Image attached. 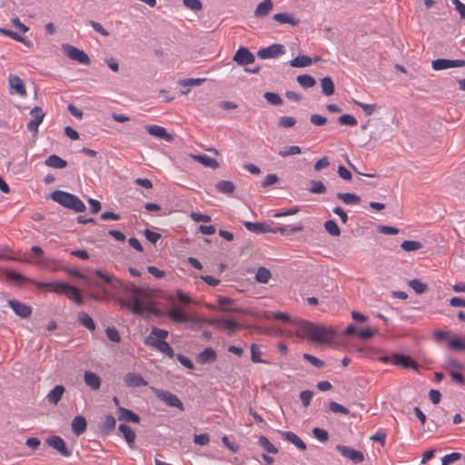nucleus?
Wrapping results in <instances>:
<instances>
[{
    "mask_svg": "<svg viewBox=\"0 0 465 465\" xmlns=\"http://www.w3.org/2000/svg\"><path fill=\"white\" fill-rule=\"evenodd\" d=\"M324 228L331 236H339L341 234V229L334 220L326 221L324 223Z\"/></svg>",
    "mask_w": 465,
    "mask_h": 465,
    "instance_id": "obj_45",
    "label": "nucleus"
},
{
    "mask_svg": "<svg viewBox=\"0 0 465 465\" xmlns=\"http://www.w3.org/2000/svg\"><path fill=\"white\" fill-rule=\"evenodd\" d=\"M3 274L5 279L15 286H23L28 281L25 276L13 269H5Z\"/></svg>",
    "mask_w": 465,
    "mask_h": 465,
    "instance_id": "obj_16",
    "label": "nucleus"
},
{
    "mask_svg": "<svg viewBox=\"0 0 465 465\" xmlns=\"http://www.w3.org/2000/svg\"><path fill=\"white\" fill-rule=\"evenodd\" d=\"M150 336H152L155 340L164 341V339H166L168 336V331L163 329L153 327Z\"/></svg>",
    "mask_w": 465,
    "mask_h": 465,
    "instance_id": "obj_60",
    "label": "nucleus"
},
{
    "mask_svg": "<svg viewBox=\"0 0 465 465\" xmlns=\"http://www.w3.org/2000/svg\"><path fill=\"white\" fill-rule=\"evenodd\" d=\"M448 345L450 350H455V351H464L465 350V341H463L462 339H460L459 337L451 339L449 341Z\"/></svg>",
    "mask_w": 465,
    "mask_h": 465,
    "instance_id": "obj_54",
    "label": "nucleus"
},
{
    "mask_svg": "<svg viewBox=\"0 0 465 465\" xmlns=\"http://www.w3.org/2000/svg\"><path fill=\"white\" fill-rule=\"evenodd\" d=\"M409 286L411 287L417 294H422L427 291V284L418 279L409 281Z\"/></svg>",
    "mask_w": 465,
    "mask_h": 465,
    "instance_id": "obj_48",
    "label": "nucleus"
},
{
    "mask_svg": "<svg viewBox=\"0 0 465 465\" xmlns=\"http://www.w3.org/2000/svg\"><path fill=\"white\" fill-rule=\"evenodd\" d=\"M64 391L65 389L63 385H56L46 396L48 402L56 405L62 399Z\"/></svg>",
    "mask_w": 465,
    "mask_h": 465,
    "instance_id": "obj_28",
    "label": "nucleus"
},
{
    "mask_svg": "<svg viewBox=\"0 0 465 465\" xmlns=\"http://www.w3.org/2000/svg\"><path fill=\"white\" fill-rule=\"evenodd\" d=\"M155 396L164 402L169 407L178 408L180 411H184V407L180 399L171 391L156 389L154 391Z\"/></svg>",
    "mask_w": 465,
    "mask_h": 465,
    "instance_id": "obj_5",
    "label": "nucleus"
},
{
    "mask_svg": "<svg viewBox=\"0 0 465 465\" xmlns=\"http://www.w3.org/2000/svg\"><path fill=\"white\" fill-rule=\"evenodd\" d=\"M401 247L406 252L417 251L422 247V243L418 241H404Z\"/></svg>",
    "mask_w": 465,
    "mask_h": 465,
    "instance_id": "obj_53",
    "label": "nucleus"
},
{
    "mask_svg": "<svg viewBox=\"0 0 465 465\" xmlns=\"http://www.w3.org/2000/svg\"><path fill=\"white\" fill-rule=\"evenodd\" d=\"M329 410L334 413L349 414V410L336 401L329 403Z\"/></svg>",
    "mask_w": 465,
    "mask_h": 465,
    "instance_id": "obj_58",
    "label": "nucleus"
},
{
    "mask_svg": "<svg viewBox=\"0 0 465 465\" xmlns=\"http://www.w3.org/2000/svg\"><path fill=\"white\" fill-rule=\"evenodd\" d=\"M0 33L4 35L9 36L14 40L24 43L25 45L29 46V42L26 41L25 36H22L19 32H14L9 29L0 28Z\"/></svg>",
    "mask_w": 465,
    "mask_h": 465,
    "instance_id": "obj_43",
    "label": "nucleus"
},
{
    "mask_svg": "<svg viewBox=\"0 0 465 465\" xmlns=\"http://www.w3.org/2000/svg\"><path fill=\"white\" fill-rule=\"evenodd\" d=\"M118 420L127 421V422H134V423H139L140 422V417L132 411L129 409L119 407L118 408Z\"/></svg>",
    "mask_w": 465,
    "mask_h": 465,
    "instance_id": "obj_24",
    "label": "nucleus"
},
{
    "mask_svg": "<svg viewBox=\"0 0 465 465\" xmlns=\"http://www.w3.org/2000/svg\"><path fill=\"white\" fill-rule=\"evenodd\" d=\"M37 287L40 289L54 287V292L57 293H64L70 299L74 300V302L78 305L84 304V299L80 293L79 289L74 287L68 283L64 282H53V283H36Z\"/></svg>",
    "mask_w": 465,
    "mask_h": 465,
    "instance_id": "obj_3",
    "label": "nucleus"
},
{
    "mask_svg": "<svg viewBox=\"0 0 465 465\" xmlns=\"http://www.w3.org/2000/svg\"><path fill=\"white\" fill-rule=\"evenodd\" d=\"M273 5L272 0H264L261 2L254 12L256 17H264L272 10Z\"/></svg>",
    "mask_w": 465,
    "mask_h": 465,
    "instance_id": "obj_31",
    "label": "nucleus"
},
{
    "mask_svg": "<svg viewBox=\"0 0 465 465\" xmlns=\"http://www.w3.org/2000/svg\"><path fill=\"white\" fill-rule=\"evenodd\" d=\"M272 277L270 270L265 267H260L255 274V280L260 283H267Z\"/></svg>",
    "mask_w": 465,
    "mask_h": 465,
    "instance_id": "obj_42",
    "label": "nucleus"
},
{
    "mask_svg": "<svg viewBox=\"0 0 465 465\" xmlns=\"http://www.w3.org/2000/svg\"><path fill=\"white\" fill-rule=\"evenodd\" d=\"M118 429L123 433L129 447L134 448L135 432L133 430V429L126 424H120Z\"/></svg>",
    "mask_w": 465,
    "mask_h": 465,
    "instance_id": "obj_32",
    "label": "nucleus"
},
{
    "mask_svg": "<svg viewBox=\"0 0 465 465\" xmlns=\"http://www.w3.org/2000/svg\"><path fill=\"white\" fill-rule=\"evenodd\" d=\"M216 352L215 351L211 348H205L198 356H197V361L201 364L210 363L216 360Z\"/></svg>",
    "mask_w": 465,
    "mask_h": 465,
    "instance_id": "obj_30",
    "label": "nucleus"
},
{
    "mask_svg": "<svg viewBox=\"0 0 465 465\" xmlns=\"http://www.w3.org/2000/svg\"><path fill=\"white\" fill-rule=\"evenodd\" d=\"M312 434L317 440H319L320 441H322V442L327 441L329 439V434H328L327 430H325L323 429L314 428L312 430Z\"/></svg>",
    "mask_w": 465,
    "mask_h": 465,
    "instance_id": "obj_62",
    "label": "nucleus"
},
{
    "mask_svg": "<svg viewBox=\"0 0 465 465\" xmlns=\"http://www.w3.org/2000/svg\"><path fill=\"white\" fill-rule=\"evenodd\" d=\"M260 446L269 453L276 454L278 453V449L270 442L267 437L261 436L259 438Z\"/></svg>",
    "mask_w": 465,
    "mask_h": 465,
    "instance_id": "obj_46",
    "label": "nucleus"
},
{
    "mask_svg": "<svg viewBox=\"0 0 465 465\" xmlns=\"http://www.w3.org/2000/svg\"><path fill=\"white\" fill-rule=\"evenodd\" d=\"M296 124V120L292 116H282L279 119V125L283 128H290L294 126Z\"/></svg>",
    "mask_w": 465,
    "mask_h": 465,
    "instance_id": "obj_61",
    "label": "nucleus"
},
{
    "mask_svg": "<svg viewBox=\"0 0 465 465\" xmlns=\"http://www.w3.org/2000/svg\"><path fill=\"white\" fill-rule=\"evenodd\" d=\"M460 458H461V454L459 452H452L450 454H447L441 459V460H442L441 465H449L454 461L459 460Z\"/></svg>",
    "mask_w": 465,
    "mask_h": 465,
    "instance_id": "obj_63",
    "label": "nucleus"
},
{
    "mask_svg": "<svg viewBox=\"0 0 465 465\" xmlns=\"http://www.w3.org/2000/svg\"><path fill=\"white\" fill-rule=\"evenodd\" d=\"M45 163L54 169H63L67 166V162L56 154L48 156Z\"/></svg>",
    "mask_w": 465,
    "mask_h": 465,
    "instance_id": "obj_33",
    "label": "nucleus"
},
{
    "mask_svg": "<svg viewBox=\"0 0 465 465\" xmlns=\"http://www.w3.org/2000/svg\"><path fill=\"white\" fill-rule=\"evenodd\" d=\"M273 20L280 24H290L292 25H297L299 20L295 19L292 15L287 13H278L273 15Z\"/></svg>",
    "mask_w": 465,
    "mask_h": 465,
    "instance_id": "obj_39",
    "label": "nucleus"
},
{
    "mask_svg": "<svg viewBox=\"0 0 465 465\" xmlns=\"http://www.w3.org/2000/svg\"><path fill=\"white\" fill-rule=\"evenodd\" d=\"M431 66L436 71L445 70V69L452 68V67H462V66H465V60H461V59L450 60V59L439 58V59L432 61Z\"/></svg>",
    "mask_w": 465,
    "mask_h": 465,
    "instance_id": "obj_11",
    "label": "nucleus"
},
{
    "mask_svg": "<svg viewBox=\"0 0 465 465\" xmlns=\"http://www.w3.org/2000/svg\"><path fill=\"white\" fill-rule=\"evenodd\" d=\"M391 361L394 365L401 366L405 369L411 368L417 371L419 368L418 364L411 357L403 354H393Z\"/></svg>",
    "mask_w": 465,
    "mask_h": 465,
    "instance_id": "obj_19",
    "label": "nucleus"
},
{
    "mask_svg": "<svg viewBox=\"0 0 465 465\" xmlns=\"http://www.w3.org/2000/svg\"><path fill=\"white\" fill-rule=\"evenodd\" d=\"M285 53V47L282 44H272L268 47L262 48L257 52V56L261 59H274Z\"/></svg>",
    "mask_w": 465,
    "mask_h": 465,
    "instance_id": "obj_8",
    "label": "nucleus"
},
{
    "mask_svg": "<svg viewBox=\"0 0 465 465\" xmlns=\"http://www.w3.org/2000/svg\"><path fill=\"white\" fill-rule=\"evenodd\" d=\"M321 86L322 94L326 96H331L335 92L334 83L330 76H325L321 79Z\"/></svg>",
    "mask_w": 465,
    "mask_h": 465,
    "instance_id": "obj_35",
    "label": "nucleus"
},
{
    "mask_svg": "<svg viewBox=\"0 0 465 465\" xmlns=\"http://www.w3.org/2000/svg\"><path fill=\"white\" fill-rule=\"evenodd\" d=\"M94 273L97 277L102 279L104 282L111 284L114 288H117L120 285V282L116 279L105 274L100 270L95 271Z\"/></svg>",
    "mask_w": 465,
    "mask_h": 465,
    "instance_id": "obj_52",
    "label": "nucleus"
},
{
    "mask_svg": "<svg viewBox=\"0 0 465 465\" xmlns=\"http://www.w3.org/2000/svg\"><path fill=\"white\" fill-rule=\"evenodd\" d=\"M303 359L309 361L311 364H312L314 367L318 369H322L325 366V362L318 358H316L313 355H311L309 353L303 354Z\"/></svg>",
    "mask_w": 465,
    "mask_h": 465,
    "instance_id": "obj_56",
    "label": "nucleus"
},
{
    "mask_svg": "<svg viewBox=\"0 0 465 465\" xmlns=\"http://www.w3.org/2000/svg\"><path fill=\"white\" fill-rule=\"evenodd\" d=\"M32 262H35L43 268L50 269L53 267L54 261L45 256L41 247L33 246L31 247V263Z\"/></svg>",
    "mask_w": 465,
    "mask_h": 465,
    "instance_id": "obj_6",
    "label": "nucleus"
},
{
    "mask_svg": "<svg viewBox=\"0 0 465 465\" xmlns=\"http://www.w3.org/2000/svg\"><path fill=\"white\" fill-rule=\"evenodd\" d=\"M8 304L16 315L22 318L29 317V306L21 303L17 300H9Z\"/></svg>",
    "mask_w": 465,
    "mask_h": 465,
    "instance_id": "obj_25",
    "label": "nucleus"
},
{
    "mask_svg": "<svg viewBox=\"0 0 465 465\" xmlns=\"http://www.w3.org/2000/svg\"><path fill=\"white\" fill-rule=\"evenodd\" d=\"M336 197L346 204H359L361 203V197L355 193H338Z\"/></svg>",
    "mask_w": 465,
    "mask_h": 465,
    "instance_id": "obj_37",
    "label": "nucleus"
},
{
    "mask_svg": "<svg viewBox=\"0 0 465 465\" xmlns=\"http://www.w3.org/2000/svg\"><path fill=\"white\" fill-rule=\"evenodd\" d=\"M337 450L345 458L350 459L353 463L358 464L364 460L362 452L344 445H337Z\"/></svg>",
    "mask_w": 465,
    "mask_h": 465,
    "instance_id": "obj_13",
    "label": "nucleus"
},
{
    "mask_svg": "<svg viewBox=\"0 0 465 465\" xmlns=\"http://www.w3.org/2000/svg\"><path fill=\"white\" fill-rule=\"evenodd\" d=\"M31 133L33 136H35L38 133V126L45 116V113L40 106H35L31 109Z\"/></svg>",
    "mask_w": 465,
    "mask_h": 465,
    "instance_id": "obj_14",
    "label": "nucleus"
},
{
    "mask_svg": "<svg viewBox=\"0 0 465 465\" xmlns=\"http://www.w3.org/2000/svg\"><path fill=\"white\" fill-rule=\"evenodd\" d=\"M84 382L92 390H99L101 387V378L94 372L85 371L84 375Z\"/></svg>",
    "mask_w": 465,
    "mask_h": 465,
    "instance_id": "obj_29",
    "label": "nucleus"
},
{
    "mask_svg": "<svg viewBox=\"0 0 465 465\" xmlns=\"http://www.w3.org/2000/svg\"><path fill=\"white\" fill-rule=\"evenodd\" d=\"M45 443L56 450L62 456L70 457L72 452L67 449L64 440L60 436H51L46 439Z\"/></svg>",
    "mask_w": 465,
    "mask_h": 465,
    "instance_id": "obj_12",
    "label": "nucleus"
},
{
    "mask_svg": "<svg viewBox=\"0 0 465 465\" xmlns=\"http://www.w3.org/2000/svg\"><path fill=\"white\" fill-rule=\"evenodd\" d=\"M143 234H144L146 240L153 244H155L158 242V240H160L162 237L160 233L153 232L149 229H145L143 231Z\"/></svg>",
    "mask_w": 465,
    "mask_h": 465,
    "instance_id": "obj_64",
    "label": "nucleus"
},
{
    "mask_svg": "<svg viewBox=\"0 0 465 465\" xmlns=\"http://www.w3.org/2000/svg\"><path fill=\"white\" fill-rule=\"evenodd\" d=\"M77 320L80 322V324L84 326L86 329L90 331H94L95 329L94 322L85 312H80L77 314Z\"/></svg>",
    "mask_w": 465,
    "mask_h": 465,
    "instance_id": "obj_40",
    "label": "nucleus"
},
{
    "mask_svg": "<svg viewBox=\"0 0 465 465\" xmlns=\"http://www.w3.org/2000/svg\"><path fill=\"white\" fill-rule=\"evenodd\" d=\"M296 325V332L302 338H308L316 343L330 342L336 335L332 328L318 325L307 321L296 319L293 321Z\"/></svg>",
    "mask_w": 465,
    "mask_h": 465,
    "instance_id": "obj_1",
    "label": "nucleus"
},
{
    "mask_svg": "<svg viewBox=\"0 0 465 465\" xmlns=\"http://www.w3.org/2000/svg\"><path fill=\"white\" fill-rule=\"evenodd\" d=\"M9 93L11 95L26 97V86L24 81L15 74H10L8 77Z\"/></svg>",
    "mask_w": 465,
    "mask_h": 465,
    "instance_id": "obj_7",
    "label": "nucleus"
},
{
    "mask_svg": "<svg viewBox=\"0 0 465 465\" xmlns=\"http://www.w3.org/2000/svg\"><path fill=\"white\" fill-rule=\"evenodd\" d=\"M302 153V149L298 145H291L284 147L283 149L279 151V155L282 157H287L294 154H300Z\"/></svg>",
    "mask_w": 465,
    "mask_h": 465,
    "instance_id": "obj_49",
    "label": "nucleus"
},
{
    "mask_svg": "<svg viewBox=\"0 0 465 465\" xmlns=\"http://www.w3.org/2000/svg\"><path fill=\"white\" fill-rule=\"evenodd\" d=\"M310 184L311 187L309 188V191L312 193L321 194L326 192V187L322 181L312 180Z\"/></svg>",
    "mask_w": 465,
    "mask_h": 465,
    "instance_id": "obj_50",
    "label": "nucleus"
},
{
    "mask_svg": "<svg viewBox=\"0 0 465 465\" xmlns=\"http://www.w3.org/2000/svg\"><path fill=\"white\" fill-rule=\"evenodd\" d=\"M312 64V59L306 55H298L293 58L290 64L292 67H306Z\"/></svg>",
    "mask_w": 465,
    "mask_h": 465,
    "instance_id": "obj_41",
    "label": "nucleus"
},
{
    "mask_svg": "<svg viewBox=\"0 0 465 465\" xmlns=\"http://www.w3.org/2000/svg\"><path fill=\"white\" fill-rule=\"evenodd\" d=\"M72 430L76 436L82 435L87 428V421L84 416H76L72 421Z\"/></svg>",
    "mask_w": 465,
    "mask_h": 465,
    "instance_id": "obj_26",
    "label": "nucleus"
},
{
    "mask_svg": "<svg viewBox=\"0 0 465 465\" xmlns=\"http://www.w3.org/2000/svg\"><path fill=\"white\" fill-rule=\"evenodd\" d=\"M51 199L76 213L84 212L86 209L85 204L79 197L64 191L55 190L51 193Z\"/></svg>",
    "mask_w": 465,
    "mask_h": 465,
    "instance_id": "obj_2",
    "label": "nucleus"
},
{
    "mask_svg": "<svg viewBox=\"0 0 465 465\" xmlns=\"http://www.w3.org/2000/svg\"><path fill=\"white\" fill-rule=\"evenodd\" d=\"M115 424H116V420H115L114 417L113 415L109 414V415L105 416L104 422H103V426L101 428L104 433H109L114 429Z\"/></svg>",
    "mask_w": 465,
    "mask_h": 465,
    "instance_id": "obj_47",
    "label": "nucleus"
},
{
    "mask_svg": "<svg viewBox=\"0 0 465 465\" xmlns=\"http://www.w3.org/2000/svg\"><path fill=\"white\" fill-rule=\"evenodd\" d=\"M263 97L266 99V101L272 104V105H281L283 104V101L282 99L281 98V96L276 94V93H272V92H266L264 93L263 94Z\"/></svg>",
    "mask_w": 465,
    "mask_h": 465,
    "instance_id": "obj_51",
    "label": "nucleus"
},
{
    "mask_svg": "<svg viewBox=\"0 0 465 465\" xmlns=\"http://www.w3.org/2000/svg\"><path fill=\"white\" fill-rule=\"evenodd\" d=\"M144 343L147 346H151V347L158 350L159 351L166 354L170 358H173V356H174V351H173V348L165 341L155 340L152 336H148L145 338Z\"/></svg>",
    "mask_w": 465,
    "mask_h": 465,
    "instance_id": "obj_9",
    "label": "nucleus"
},
{
    "mask_svg": "<svg viewBox=\"0 0 465 465\" xmlns=\"http://www.w3.org/2000/svg\"><path fill=\"white\" fill-rule=\"evenodd\" d=\"M338 122L343 125L355 126L357 125V120L351 114H342L338 118Z\"/></svg>",
    "mask_w": 465,
    "mask_h": 465,
    "instance_id": "obj_57",
    "label": "nucleus"
},
{
    "mask_svg": "<svg viewBox=\"0 0 465 465\" xmlns=\"http://www.w3.org/2000/svg\"><path fill=\"white\" fill-rule=\"evenodd\" d=\"M216 190L224 194H231L235 190V185L231 181L221 180L215 185Z\"/></svg>",
    "mask_w": 465,
    "mask_h": 465,
    "instance_id": "obj_38",
    "label": "nucleus"
},
{
    "mask_svg": "<svg viewBox=\"0 0 465 465\" xmlns=\"http://www.w3.org/2000/svg\"><path fill=\"white\" fill-rule=\"evenodd\" d=\"M214 323L217 328L229 331L230 334L235 332L241 328L239 323L229 319H217L214 321Z\"/></svg>",
    "mask_w": 465,
    "mask_h": 465,
    "instance_id": "obj_23",
    "label": "nucleus"
},
{
    "mask_svg": "<svg viewBox=\"0 0 465 465\" xmlns=\"http://www.w3.org/2000/svg\"><path fill=\"white\" fill-rule=\"evenodd\" d=\"M297 82L303 88H311L315 85V79L310 74H301L297 77Z\"/></svg>",
    "mask_w": 465,
    "mask_h": 465,
    "instance_id": "obj_44",
    "label": "nucleus"
},
{
    "mask_svg": "<svg viewBox=\"0 0 465 465\" xmlns=\"http://www.w3.org/2000/svg\"><path fill=\"white\" fill-rule=\"evenodd\" d=\"M303 230V227L302 225L299 224V225H295V226H292L291 229H288L287 226H275V227H272L271 226V232L272 233H281L282 235H290V234H292L294 232H302Z\"/></svg>",
    "mask_w": 465,
    "mask_h": 465,
    "instance_id": "obj_34",
    "label": "nucleus"
},
{
    "mask_svg": "<svg viewBox=\"0 0 465 465\" xmlns=\"http://www.w3.org/2000/svg\"><path fill=\"white\" fill-rule=\"evenodd\" d=\"M147 132L155 137L163 139L167 142H170L173 140V135L167 133L166 129L159 126V125H147L146 126Z\"/></svg>",
    "mask_w": 465,
    "mask_h": 465,
    "instance_id": "obj_22",
    "label": "nucleus"
},
{
    "mask_svg": "<svg viewBox=\"0 0 465 465\" xmlns=\"http://www.w3.org/2000/svg\"><path fill=\"white\" fill-rule=\"evenodd\" d=\"M124 381L127 387L131 388H137L148 385V382L143 378V376L135 372L126 373L124 378Z\"/></svg>",
    "mask_w": 465,
    "mask_h": 465,
    "instance_id": "obj_18",
    "label": "nucleus"
},
{
    "mask_svg": "<svg viewBox=\"0 0 465 465\" xmlns=\"http://www.w3.org/2000/svg\"><path fill=\"white\" fill-rule=\"evenodd\" d=\"M232 60L239 65L246 66L253 64L255 57L246 47H240L233 55Z\"/></svg>",
    "mask_w": 465,
    "mask_h": 465,
    "instance_id": "obj_10",
    "label": "nucleus"
},
{
    "mask_svg": "<svg viewBox=\"0 0 465 465\" xmlns=\"http://www.w3.org/2000/svg\"><path fill=\"white\" fill-rule=\"evenodd\" d=\"M62 49L69 59L76 61L82 64H90L91 60L83 50H80L77 47L71 45L69 44H64L62 45Z\"/></svg>",
    "mask_w": 465,
    "mask_h": 465,
    "instance_id": "obj_4",
    "label": "nucleus"
},
{
    "mask_svg": "<svg viewBox=\"0 0 465 465\" xmlns=\"http://www.w3.org/2000/svg\"><path fill=\"white\" fill-rule=\"evenodd\" d=\"M243 225L248 231L254 233L271 232V226L264 222H244Z\"/></svg>",
    "mask_w": 465,
    "mask_h": 465,
    "instance_id": "obj_20",
    "label": "nucleus"
},
{
    "mask_svg": "<svg viewBox=\"0 0 465 465\" xmlns=\"http://www.w3.org/2000/svg\"><path fill=\"white\" fill-rule=\"evenodd\" d=\"M218 303L221 305V310L223 312H242V309L236 308L233 306L234 300L224 297V296H219L217 299Z\"/></svg>",
    "mask_w": 465,
    "mask_h": 465,
    "instance_id": "obj_27",
    "label": "nucleus"
},
{
    "mask_svg": "<svg viewBox=\"0 0 465 465\" xmlns=\"http://www.w3.org/2000/svg\"><path fill=\"white\" fill-rule=\"evenodd\" d=\"M280 435L283 440L294 444L299 450H306V444L304 443V441L299 436H297L294 432L280 431Z\"/></svg>",
    "mask_w": 465,
    "mask_h": 465,
    "instance_id": "obj_21",
    "label": "nucleus"
},
{
    "mask_svg": "<svg viewBox=\"0 0 465 465\" xmlns=\"http://www.w3.org/2000/svg\"><path fill=\"white\" fill-rule=\"evenodd\" d=\"M353 103L360 106L364 111L366 115H371L377 108L376 104H364L356 100H353Z\"/></svg>",
    "mask_w": 465,
    "mask_h": 465,
    "instance_id": "obj_59",
    "label": "nucleus"
},
{
    "mask_svg": "<svg viewBox=\"0 0 465 465\" xmlns=\"http://www.w3.org/2000/svg\"><path fill=\"white\" fill-rule=\"evenodd\" d=\"M134 295L132 296V306L131 310L134 314L143 315L146 311V306L143 305L141 300L142 289L139 287H134Z\"/></svg>",
    "mask_w": 465,
    "mask_h": 465,
    "instance_id": "obj_15",
    "label": "nucleus"
},
{
    "mask_svg": "<svg viewBox=\"0 0 465 465\" xmlns=\"http://www.w3.org/2000/svg\"><path fill=\"white\" fill-rule=\"evenodd\" d=\"M167 316L174 323H186L192 322V317L179 307L169 310L167 312Z\"/></svg>",
    "mask_w": 465,
    "mask_h": 465,
    "instance_id": "obj_17",
    "label": "nucleus"
},
{
    "mask_svg": "<svg viewBox=\"0 0 465 465\" xmlns=\"http://www.w3.org/2000/svg\"><path fill=\"white\" fill-rule=\"evenodd\" d=\"M107 338L114 342H120L121 336L118 330L115 327H107L105 329Z\"/></svg>",
    "mask_w": 465,
    "mask_h": 465,
    "instance_id": "obj_55",
    "label": "nucleus"
},
{
    "mask_svg": "<svg viewBox=\"0 0 465 465\" xmlns=\"http://www.w3.org/2000/svg\"><path fill=\"white\" fill-rule=\"evenodd\" d=\"M194 160H196L198 163H202L203 165L206 167H211L213 169H216L219 167L218 162L206 154H198V155H192Z\"/></svg>",
    "mask_w": 465,
    "mask_h": 465,
    "instance_id": "obj_36",
    "label": "nucleus"
}]
</instances>
